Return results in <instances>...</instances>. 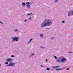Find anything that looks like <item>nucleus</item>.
<instances>
[{
	"mask_svg": "<svg viewBox=\"0 0 73 73\" xmlns=\"http://www.w3.org/2000/svg\"><path fill=\"white\" fill-rule=\"evenodd\" d=\"M52 21L50 19H45L44 21L42 23L40 24V27L41 28L45 27L47 25H52Z\"/></svg>",
	"mask_w": 73,
	"mask_h": 73,
	"instance_id": "f257e3e1",
	"label": "nucleus"
},
{
	"mask_svg": "<svg viewBox=\"0 0 73 73\" xmlns=\"http://www.w3.org/2000/svg\"><path fill=\"white\" fill-rule=\"evenodd\" d=\"M66 58L64 57V56H62L60 57L58 59L56 60V62L58 63H60V62H63L66 61Z\"/></svg>",
	"mask_w": 73,
	"mask_h": 73,
	"instance_id": "f03ea898",
	"label": "nucleus"
},
{
	"mask_svg": "<svg viewBox=\"0 0 73 73\" xmlns=\"http://www.w3.org/2000/svg\"><path fill=\"white\" fill-rule=\"evenodd\" d=\"M19 39V38L18 37L14 36L11 38V41L12 42H13L14 41L17 42Z\"/></svg>",
	"mask_w": 73,
	"mask_h": 73,
	"instance_id": "7ed1b4c3",
	"label": "nucleus"
},
{
	"mask_svg": "<svg viewBox=\"0 0 73 73\" xmlns=\"http://www.w3.org/2000/svg\"><path fill=\"white\" fill-rule=\"evenodd\" d=\"M15 64V63L13 62L10 63L8 64L6 66H13V67Z\"/></svg>",
	"mask_w": 73,
	"mask_h": 73,
	"instance_id": "20e7f679",
	"label": "nucleus"
},
{
	"mask_svg": "<svg viewBox=\"0 0 73 73\" xmlns=\"http://www.w3.org/2000/svg\"><path fill=\"white\" fill-rule=\"evenodd\" d=\"M6 61L8 62H12L13 61V59L9 58L7 59Z\"/></svg>",
	"mask_w": 73,
	"mask_h": 73,
	"instance_id": "39448f33",
	"label": "nucleus"
},
{
	"mask_svg": "<svg viewBox=\"0 0 73 73\" xmlns=\"http://www.w3.org/2000/svg\"><path fill=\"white\" fill-rule=\"evenodd\" d=\"M52 68L54 69H56V68H60V66H52Z\"/></svg>",
	"mask_w": 73,
	"mask_h": 73,
	"instance_id": "423d86ee",
	"label": "nucleus"
},
{
	"mask_svg": "<svg viewBox=\"0 0 73 73\" xmlns=\"http://www.w3.org/2000/svg\"><path fill=\"white\" fill-rule=\"evenodd\" d=\"M64 68H59V69H56V70H64Z\"/></svg>",
	"mask_w": 73,
	"mask_h": 73,
	"instance_id": "0eeeda50",
	"label": "nucleus"
},
{
	"mask_svg": "<svg viewBox=\"0 0 73 73\" xmlns=\"http://www.w3.org/2000/svg\"><path fill=\"white\" fill-rule=\"evenodd\" d=\"M26 7L28 9H29L30 8V5H27Z\"/></svg>",
	"mask_w": 73,
	"mask_h": 73,
	"instance_id": "6e6552de",
	"label": "nucleus"
},
{
	"mask_svg": "<svg viewBox=\"0 0 73 73\" xmlns=\"http://www.w3.org/2000/svg\"><path fill=\"white\" fill-rule=\"evenodd\" d=\"M22 5L23 6H25L26 5V4L25 2H23L22 3Z\"/></svg>",
	"mask_w": 73,
	"mask_h": 73,
	"instance_id": "1a4fd4ad",
	"label": "nucleus"
},
{
	"mask_svg": "<svg viewBox=\"0 0 73 73\" xmlns=\"http://www.w3.org/2000/svg\"><path fill=\"white\" fill-rule=\"evenodd\" d=\"M40 37H44V35L42 34H40Z\"/></svg>",
	"mask_w": 73,
	"mask_h": 73,
	"instance_id": "9d476101",
	"label": "nucleus"
},
{
	"mask_svg": "<svg viewBox=\"0 0 73 73\" xmlns=\"http://www.w3.org/2000/svg\"><path fill=\"white\" fill-rule=\"evenodd\" d=\"M33 40V39L32 38L29 41V42H28V44H29V43H30V42H31Z\"/></svg>",
	"mask_w": 73,
	"mask_h": 73,
	"instance_id": "9b49d317",
	"label": "nucleus"
},
{
	"mask_svg": "<svg viewBox=\"0 0 73 73\" xmlns=\"http://www.w3.org/2000/svg\"><path fill=\"white\" fill-rule=\"evenodd\" d=\"M26 4L27 5H29V4H30V3L29 2H27V3Z\"/></svg>",
	"mask_w": 73,
	"mask_h": 73,
	"instance_id": "f8f14e48",
	"label": "nucleus"
},
{
	"mask_svg": "<svg viewBox=\"0 0 73 73\" xmlns=\"http://www.w3.org/2000/svg\"><path fill=\"white\" fill-rule=\"evenodd\" d=\"M54 57L55 59H57V57L56 56H54Z\"/></svg>",
	"mask_w": 73,
	"mask_h": 73,
	"instance_id": "ddd939ff",
	"label": "nucleus"
},
{
	"mask_svg": "<svg viewBox=\"0 0 73 73\" xmlns=\"http://www.w3.org/2000/svg\"><path fill=\"white\" fill-rule=\"evenodd\" d=\"M47 70H48V71H49V70H50V68H47L46 69Z\"/></svg>",
	"mask_w": 73,
	"mask_h": 73,
	"instance_id": "4468645a",
	"label": "nucleus"
},
{
	"mask_svg": "<svg viewBox=\"0 0 73 73\" xmlns=\"http://www.w3.org/2000/svg\"><path fill=\"white\" fill-rule=\"evenodd\" d=\"M5 65H7V64H8V61L6 62L5 63Z\"/></svg>",
	"mask_w": 73,
	"mask_h": 73,
	"instance_id": "2eb2a0df",
	"label": "nucleus"
},
{
	"mask_svg": "<svg viewBox=\"0 0 73 73\" xmlns=\"http://www.w3.org/2000/svg\"><path fill=\"white\" fill-rule=\"evenodd\" d=\"M40 48H41L42 49H44L45 48V47H44L43 46H40Z\"/></svg>",
	"mask_w": 73,
	"mask_h": 73,
	"instance_id": "dca6fc26",
	"label": "nucleus"
},
{
	"mask_svg": "<svg viewBox=\"0 0 73 73\" xmlns=\"http://www.w3.org/2000/svg\"><path fill=\"white\" fill-rule=\"evenodd\" d=\"M32 13H30V14H28L27 15V16H29V15H32Z\"/></svg>",
	"mask_w": 73,
	"mask_h": 73,
	"instance_id": "f3484780",
	"label": "nucleus"
},
{
	"mask_svg": "<svg viewBox=\"0 0 73 73\" xmlns=\"http://www.w3.org/2000/svg\"><path fill=\"white\" fill-rule=\"evenodd\" d=\"M18 31V29H15V32H17Z\"/></svg>",
	"mask_w": 73,
	"mask_h": 73,
	"instance_id": "a211bd4d",
	"label": "nucleus"
},
{
	"mask_svg": "<svg viewBox=\"0 0 73 73\" xmlns=\"http://www.w3.org/2000/svg\"><path fill=\"white\" fill-rule=\"evenodd\" d=\"M11 57H12V58H13L15 57V56L14 55H11Z\"/></svg>",
	"mask_w": 73,
	"mask_h": 73,
	"instance_id": "6ab92c4d",
	"label": "nucleus"
},
{
	"mask_svg": "<svg viewBox=\"0 0 73 73\" xmlns=\"http://www.w3.org/2000/svg\"><path fill=\"white\" fill-rule=\"evenodd\" d=\"M58 0H55L54 3H56V2H57V1H58Z\"/></svg>",
	"mask_w": 73,
	"mask_h": 73,
	"instance_id": "aec40b11",
	"label": "nucleus"
},
{
	"mask_svg": "<svg viewBox=\"0 0 73 73\" xmlns=\"http://www.w3.org/2000/svg\"><path fill=\"white\" fill-rule=\"evenodd\" d=\"M68 53H73V52H69Z\"/></svg>",
	"mask_w": 73,
	"mask_h": 73,
	"instance_id": "412c9836",
	"label": "nucleus"
},
{
	"mask_svg": "<svg viewBox=\"0 0 73 73\" xmlns=\"http://www.w3.org/2000/svg\"><path fill=\"white\" fill-rule=\"evenodd\" d=\"M62 23H65V21H62Z\"/></svg>",
	"mask_w": 73,
	"mask_h": 73,
	"instance_id": "4be33fe9",
	"label": "nucleus"
},
{
	"mask_svg": "<svg viewBox=\"0 0 73 73\" xmlns=\"http://www.w3.org/2000/svg\"><path fill=\"white\" fill-rule=\"evenodd\" d=\"M0 23H1V24H3V23L2 22L0 21Z\"/></svg>",
	"mask_w": 73,
	"mask_h": 73,
	"instance_id": "5701e85b",
	"label": "nucleus"
},
{
	"mask_svg": "<svg viewBox=\"0 0 73 73\" xmlns=\"http://www.w3.org/2000/svg\"><path fill=\"white\" fill-rule=\"evenodd\" d=\"M40 66L41 67H42H42H44V66H42V65H40Z\"/></svg>",
	"mask_w": 73,
	"mask_h": 73,
	"instance_id": "b1692460",
	"label": "nucleus"
},
{
	"mask_svg": "<svg viewBox=\"0 0 73 73\" xmlns=\"http://www.w3.org/2000/svg\"><path fill=\"white\" fill-rule=\"evenodd\" d=\"M48 59H46V62H47V61H48Z\"/></svg>",
	"mask_w": 73,
	"mask_h": 73,
	"instance_id": "393cba45",
	"label": "nucleus"
},
{
	"mask_svg": "<svg viewBox=\"0 0 73 73\" xmlns=\"http://www.w3.org/2000/svg\"><path fill=\"white\" fill-rule=\"evenodd\" d=\"M29 20H31V19H32V18L31 17H30L29 18Z\"/></svg>",
	"mask_w": 73,
	"mask_h": 73,
	"instance_id": "a878e982",
	"label": "nucleus"
},
{
	"mask_svg": "<svg viewBox=\"0 0 73 73\" xmlns=\"http://www.w3.org/2000/svg\"><path fill=\"white\" fill-rule=\"evenodd\" d=\"M27 21V19H25V22H26V21Z\"/></svg>",
	"mask_w": 73,
	"mask_h": 73,
	"instance_id": "bb28decb",
	"label": "nucleus"
},
{
	"mask_svg": "<svg viewBox=\"0 0 73 73\" xmlns=\"http://www.w3.org/2000/svg\"><path fill=\"white\" fill-rule=\"evenodd\" d=\"M33 55H34V54H31V56H33Z\"/></svg>",
	"mask_w": 73,
	"mask_h": 73,
	"instance_id": "cd10ccee",
	"label": "nucleus"
},
{
	"mask_svg": "<svg viewBox=\"0 0 73 73\" xmlns=\"http://www.w3.org/2000/svg\"><path fill=\"white\" fill-rule=\"evenodd\" d=\"M69 68H68L66 69V70H69Z\"/></svg>",
	"mask_w": 73,
	"mask_h": 73,
	"instance_id": "c85d7f7f",
	"label": "nucleus"
},
{
	"mask_svg": "<svg viewBox=\"0 0 73 73\" xmlns=\"http://www.w3.org/2000/svg\"><path fill=\"white\" fill-rule=\"evenodd\" d=\"M53 38H54V37H52L51 38V39H53Z\"/></svg>",
	"mask_w": 73,
	"mask_h": 73,
	"instance_id": "c756f323",
	"label": "nucleus"
},
{
	"mask_svg": "<svg viewBox=\"0 0 73 73\" xmlns=\"http://www.w3.org/2000/svg\"><path fill=\"white\" fill-rule=\"evenodd\" d=\"M71 12H73V10H71Z\"/></svg>",
	"mask_w": 73,
	"mask_h": 73,
	"instance_id": "7c9ffc66",
	"label": "nucleus"
},
{
	"mask_svg": "<svg viewBox=\"0 0 73 73\" xmlns=\"http://www.w3.org/2000/svg\"><path fill=\"white\" fill-rule=\"evenodd\" d=\"M66 68V67H63V68Z\"/></svg>",
	"mask_w": 73,
	"mask_h": 73,
	"instance_id": "2f4dec72",
	"label": "nucleus"
},
{
	"mask_svg": "<svg viewBox=\"0 0 73 73\" xmlns=\"http://www.w3.org/2000/svg\"><path fill=\"white\" fill-rule=\"evenodd\" d=\"M47 29H50V28H48Z\"/></svg>",
	"mask_w": 73,
	"mask_h": 73,
	"instance_id": "473e14b6",
	"label": "nucleus"
},
{
	"mask_svg": "<svg viewBox=\"0 0 73 73\" xmlns=\"http://www.w3.org/2000/svg\"><path fill=\"white\" fill-rule=\"evenodd\" d=\"M0 66H1V64H0Z\"/></svg>",
	"mask_w": 73,
	"mask_h": 73,
	"instance_id": "72a5a7b5",
	"label": "nucleus"
}]
</instances>
